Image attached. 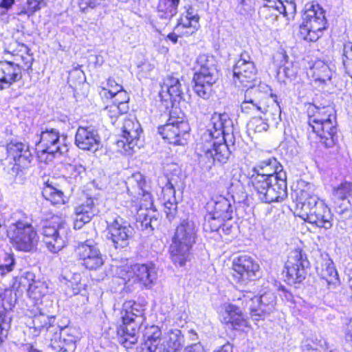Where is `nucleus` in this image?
<instances>
[{"label":"nucleus","instance_id":"16","mask_svg":"<svg viewBox=\"0 0 352 352\" xmlns=\"http://www.w3.org/2000/svg\"><path fill=\"white\" fill-rule=\"evenodd\" d=\"M76 252L82 266L88 270H97L104 264L103 256L94 240L80 242Z\"/></svg>","mask_w":352,"mask_h":352},{"label":"nucleus","instance_id":"55","mask_svg":"<svg viewBox=\"0 0 352 352\" xmlns=\"http://www.w3.org/2000/svg\"><path fill=\"white\" fill-rule=\"evenodd\" d=\"M164 205L166 218L171 222L175 219L177 212V202L175 197L173 196L172 199H169L165 201Z\"/></svg>","mask_w":352,"mask_h":352},{"label":"nucleus","instance_id":"2","mask_svg":"<svg viewBox=\"0 0 352 352\" xmlns=\"http://www.w3.org/2000/svg\"><path fill=\"white\" fill-rule=\"evenodd\" d=\"M312 188L313 185L307 184L305 188L296 192V207L300 210L299 216L318 228L329 230L333 226V214L324 201L311 192Z\"/></svg>","mask_w":352,"mask_h":352},{"label":"nucleus","instance_id":"1","mask_svg":"<svg viewBox=\"0 0 352 352\" xmlns=\"http://www.w3.org/2000/svg\"><path fill=\"white\" fill-rule=\"evenodd\" d=\"M212 126L201 136L200 161L205 162L210 168L216 163L226 164L234 147L233 122L226 113L214 114L211 118Z\"/></svg>","mask_w":352,"mask_h":352},{"label":"nucleus","instance_id":"39","mask_svg":"<svg viewBox=\"0 0 352 352\" xmlns=\"http://www.w3.org/2000/svg\"><path fill=\"white\" fill-rule=\"evenodd\" d=\"M184 336L179 330L171 331L165 343L162 344V352H177L182 347Z\"/></svg>","mask_w":352,"mask_h":352},{"label":"nucleus","instance_id":"59","mask_svg":"<svg viewBox=\"0 0 352 352\" xmlns=\"http://www.w3.org/2000/svg\"><path fill=\"white\" fill-rule=\"evenodd\" d=\"M320 106L314 104H309L307 107V113L308 116V124L311 128L314 126V122L317 120L316 115L318 114Z\"/></svg>","mask_w":352,"mask_h":352},{"label":"nucleus","instance_id":"63","mask_svg":"<svg viewBox=\"0 0 352 352\" xmlns=\"http://www.w3.org/2000/svg\"><path fill=\"white\" fill-rule=\"evenodd\" d=\"M15 0H1L0 2V15H3L14 4Z\"/></svg>","mask_w":352,"mask_h":352},{"label":"nucleus","instance_id":"34","mask_svg":"<svg viewBox=\"0 0 352 352\" xmlns=\"http://www.w3.org/2000/svg\"><path fill=\"white\" fill-rule=\"evenodd\" d=\"M140 282L146 287H150L157 279V272L154 264H136L132 269Z\"/></svg>","mask_w":352,"mask_h":352},{"label":"nucleus","instance_id":"4","mask_svg":"<svg viewBox=\"0 0 352 352\" xmlns=\"http://www.w3.org/2000/svg\"><path fill=\"white\" fill-rule=\"evenodd\" d=\"M197 236L194 221L188 218L182 220L175 228L169 248L170 257L175 265L182 267L190 260Z\"/></svg>","mask_w":352,"mask_h":352},{"label":"nucleus","instance_id":"47","mask_svg":"<svg viewBox=\"0 0 352 352\" xmlns=\"http://www.w3.org/2000/svg\"><path fill=\"white\" fill-rule=\"evenodd\" d=\"M333 195L339 201H349L352 195V183L346 181L341 182L333 188Z\"/></svg>","mask_w":352,"mask_h":352},{"label":"nucleus","instance_id":"25","mask_svg":"<svg viewBox=\"0 0 352 352\" xmlns=\"http://www.w3.org/2000/svg\"><path fill=\"white\" fill-rule=\"evenodd\" d=\"M287 197V175L285 172L279 173L272 184L270 190H266L263 203L271 204L281 202Z\"/></svg>","mask_w":352,"mask_h":352},{"label":"nucleus","instance_id":"11","mask_svg":"<svg viewBox=\"0 0 352 352\" xmlns=\"http://www.w3.org/2000/svg\"><path fill=\"white\" fill-rule=\"evenodd\" d=\"M232 276L241 285H247L261 276L258 263L250 256L241 254L233 259Z\"/></svg>","mask_w":352,"mask_h":352},{"label":"nucleus","instance_id":"35","mask_svg":"<svg viewBox=\"0 0 352 352\" xmlns=\"http://www.w3.org/2000/svg\"><path fill=\"white\" fill-rule=\"evenodd\" d=\"M63 278L67 287L71 288L72 295L81 294L86 290L87 285L82 281L80 273L65 270L63 272Z\"/></svg>","mask_w":352,"mask_h":352},{"label":"nucleus","instance_id":"57","mask_svg":"<svg viewBox=\"0 0 352 352\" xmlns=\"http://www.w3.org/2000/svg\"><path fill=\"white\" fill-rule=\"evenodd\" d=\"M336 212L340 216V219H347L351 217L352 210L349 201H342V203H336L335 207Z\"/></svg>","mask_w":352,"mask_h":352},{"label":"nucleus","instance_id":"50","mask_svg":"<svg viewBox=\"0 0 352 352\" xmlns=\"http://www.w3.org/2000/svg\"><path fill=\"white\" fill-rule=\"evenodd\" d=\"M124 314L122 316H129L131 321L137 320L140 316L142 319V322H144L145 319L144 309L138 304L135 302L131 304V302H129L124 304Z\"/></svg>","mask_w":352,"mask_h":352},{"label":"nucleus","instance_id":"42","mask_svg":"<svg viewBox=\"0 0 352 352\" xmlns=\"http://www.w3.org/2000/svg\"><path fill=\"white\" fill-rule=\"evenodd\" d=\"M43 0H26V8H23L21 11L16 12L19 18L13 16L12 19L18 21L30 20L34 21V13L40 9V4Z\"/></svg>","mask_w":352,"mask_h":352},{"label":"nucleus","instance_id":"6","mask_svg":"<svg viewBox=\"0 0 352 352\" xmlns=\"http://www.w3.org/2000/svg\"><path fill=\"white\" fill-rule=\"evenodd\" d=\"M7 236L17 251L33 252L37 249L39 236L33 226L26 221L19 220L10 223Z\"/></svg>","mask_w":352,"mask_h":352},{"label":"nucleus","instance_id":"51","mask_svg":"<svg viewBox=\"0 0 352 352\" xmlns=\"http://www.w3.org/2000/svg\"><path fill=\"white\" fill-rule=\"evenodd\" d=\"M317 120L314 124H320L331 120L336 118V113L331 106L320 107L318 114L316 115Z\"/></svg>","mask_w":352,"mask_h":352},{"label":"nucleus","instance_id":"8","mask_svg":"<svg viewBox=\"0 0 352 352\" xmlns=\"http://www.w3.org/2000/svg\"><path fill=\"white\" fill-rule=\"evenodd\" d=\"M190 127L181 109L173 108L169 112L166 123L158 127V133L169 144L184 145L186 143Z\"/></svg>","mask_w":352,"mask_h":352},{"label":"nucleus","instance_id":"58","mask_svg":"<svg viewBox=\"0 0 352 352\" xmlns=\"http://www.w3.org/2000/svg\"><path fill=\"white\" fill-rule=\"evenodd\" d=\"M199 28V23H177L175 31L185 36L191 35Z\"/></svg>","mask_w":352,"mask_h":352},{"label":"nucleus","instance_id":"10","mask_svg":"<svg viewBox=\"0 0 352 352\" xmlns=\"http://www.w3.org/2000/svg\"><path fill=\"white\" fill-rule=\"evenodd\" d=\"M70 232L69 226L58 218L45 225L42 233L47 250L53 254L62 250L66 246Z\"/></svg>","mask_w":352,"mask_h":352},{"label":"nucleus","instance_id":"48","mask_svg":"<svg viewBox=\"0 0 352 352\" xmlns=\"http://www.w3.org/2000/svg\"><path fill=\"white\" fill-rule=\"evenodd\" d=\"M48 292V287L45 282L35 280L28 289V294L30 298L38 300Z\"/></svg>","mask_w":352,"mask_h":352},{"label":"nucleus","instance_id":"22","mask_svg":"<svg viewBox=\"0 0 352 352\" xmlns=\"http://www.w3.org/2000/svg\"><path fill=\"white\" fill-rule=\"evenodd\" d=\"M261 94L258 89H246L244 100L241 104V111L246 114L268 113L269 109H265L264 102L261 99Z\"/></svg>","mask_w":352,"mask_h":352},{"label":"nucleus","instance_id":"28","mask_svg":"<svg viewBox=\"0 0 352 352\" xmlns=\"http://www.w3.org/2000/svg\"><path fill=\"white\" fill-rule=\"evenodd\" d=\"M161 87L162 91H166L173 102H179L184 100V90L186 87L178 78V74H168L164 78Z\"/></svg>","mask_w":352,"mask_h":352},{"label":"nucleus","instance_id":"27","mask_svg":"<svg viewBox=\"0 0 352 352\" xmlns=\"http://www.w3.org/2000/svg\"><path fill=\"white\" fill-rule=\"evenodd\" d=\"M99 140L96 131L91 127H78L75 136L76 145L82 150L96 151Z\"/></svg>","mask_w":352,"mask_h":352},{"label":"nucleus","instance_id":"64","mask_svg":"<svg viewBox=\"0 0 352 352\" xmlns=\"http://www.w3.org/2000/svg\"><path fill=\"white\" fill-rule=\"evenodd\" d=\"M183 352H205V351L200 343H196L186 347Z\"/></svg>","mask_w":352,"mask_h":352},{"label":"nucleus","instance_id":"5","mask_svg":"<svg viewBox=\"0 0 352 352\" xmlns=\"http://www.w3.org/2000/svg\"><path fill=\"white\" fill-rule=\"evenodd\" d=\"M197 71L194 74L193 90L200 98L208 100L212 95V86L219 78L214 56L200 54L196 60Z\"/></svg>","mask_w":352,"mask_h":352},{"label":"nucleus","instance_id":"44","mask_svg":"<svg viewBox=\"0 0 352 352\" xmlns=\"http://www.w3.org/2000/svg\"><path fill=\"white\" fill-rule=\"evenodd\" d=\"M270 97L272 100L273 104H272V107H270L269 105L265 107V109H269V112L263 113L266 115L265 119L267 120H272V123L276 126L281 121V109L280 104L277 100V96L271 93Z\"/></svg>","mask_w":352,"mask_h":352},{"label":"nucleus","instance_id":"49","mask_svg":"<svg viewBox=\"0 0 352 352\" xmlns=\"http://www.w3.org/2000/svg\"><path fill=\"white\" fill-rule=\"evenodd\" d=\"M67 171L69 174V182L74 185L80 184L86 175L85 168L80 164H69Z\"/></svg>","mask_w":352,"mask_h":352},{"label":"nucleus","instance_id":"54","mask_svg":"<svg viewBox=\"0 0 352 352\" xmlns=\"http://www.w3.org/2000/svg\"><path fill=\"white\" fill-rule=\"evenodd\" d=\"M185 18L188 22H199L200 15L198 10L192 6H186L184 11L182 14V16L177 20V22H182L183 18Z\"/></svg>","mask_w":352,"mask_h":352},{"label":"nucleus","instance_id":"19","mask_svg":"<svg viewBox=\"0 0 352 352\" xmlns=\"http://www.w3.org/2000/svg\"><path fill=\"white\" fill-rule=\"evenodd\" d=\"M98 212V210L95 205L94 199L92 197H87L74 208V228L75 230L81 229L85 224L90 222Z\"/></svg>","mask_w":352,"mask_h":352},{"label":"nucleus","instance_id":"17","mask_svg":"<svg viewBox=\"0 0 352 352\" xmlns=\"http://www.w3.org/2000/svg\"><path fill=\"white\" fill-rule=\"evenodd\" d=\"M142 319L139 316L131 321L129 316H122L121 323L116 328V337L118 342L125 348L129 349L137 343L139 338L140 325Z\"/></svg>","mask_w":352,"mask_h":352},{"label":"nucleus","instance_id":"31","mask_svg":"<svg viewBox=\"0 0 352 352\" xmlns=\"http://www.w3.org/2000/svg\"><path fill=\"white\" fill-rule=\"evenodd\" d=\"M162 331L157 326H151L146 328L144 334V342L143 349L154 352H162L163 347L161 343Z\"/></svg>","mask_w":352,"mask_h":352},{"label":"nucleus","instance_id":"14","mask_svg":"<svg viewBox=\"0 0 352 352\" xmlns=\"http://www.w3.org/2000/svg\"><path fill=\"white\" fill-rule=\"evenodd\" d=\"M6 155L13 159L16 169L21 171L28 168L34 158L29 145L16 140L0 146V160L6 159Z\"/></svg>","mask_w":352,"mask_h":352},{"label":"nucleus","instance_id":"62","mask_svg":"<svg viewBox=\"0 0 352 352\" xmlns=\"http://www.w3.org/2000/svg\"><path fill=\"white\" fill-rule=\"evenodd\" d=\"M99 94L104 102V109L107 110L108 109V103L110 98V90L104 87H100L99 90Z\"/></svg>","mask_w":352,"mask_h":352},{"label":"nucleus","instance_id":"32","mask_svg":"<svg viewBox=\"0 0 352 352\" xmlns=\"http://www.w3.org/2000/svg\"><path fill=\"white\" fill-rule=\"evenodd\" d=\"M212 210L210 211L217 218L230 221L233 218V206L231 202L223 196L217 197L212 200Z\"/></svg>","mask_w":352,"mask_h":352},{"label":"nucleus","instance_id":"41","mask_svg":"<svg viewBox=\"0 0 352 352\" xmlns=\"http://www.w3.org/2000/svg\"><path fill=\"white\" fill-rule=\"evenodd\" d=\"M179 0H160L159 16L161 19L171 20L177 13Z\"/></svg>","mask_w":352,"mask_h":352},{"label":"nucleus","instance_id":"56","mask_svg":"<svg viewBox=\"0 0 352 352\" xmlns=\"http://www.w3.org/2000/svg\"><path fill=\"white\" fill-rule=\"evenodd\" d=\"M15 260L12 254H6L2 261H0V274L4 275L13 270Z\"/></svg>","mask_w":352,"mask_h":352},{"label":"nucleus","instance_id":"18","mask_svg":"<svg viewBox=\"0 0 352 352\" xmlns=\"http://www.w3.org/2000/svg\"><path fill=\"white\" fill-rule=\"evenodd\" d=\"M319 138L320 143L326 148H334L338 144L337 120H329L311 127Z\"/></svg>","mask_w":352,"mask_h":352},{"label":"nucleus","instance_id":"36","mask_svg":"<svg viewBox=\"0 0 352 352\" xmlns=\"http://www.w3.org/2000/svg\"><path fill=\"white\" fill-rule=\"evenodd\" d=\"M304 22H327L325 11L318 3H307L302 14Z\"/></svg>","mask_w":352,"mask_h":352},{"label":"nucleus","instance_id":"30","mask_svg":"<svg viewBox=\"0 0 352 352\" xmlns=\"http://www.w3.org/2000/svg\"><path fill=\"white\" fill-rule=\"evenodd\" d=\"M316 270L318 276L324 280L328 285H336L339 283L338 272L328 254L322 256L321 263L316 267Z\"/></svg>","mask_w":352,"mask_h":352},{"label":"nucleus","instance_id":"45","mask_svg":"<svg viewBox=\"0 0 352 352\" xmlns=\"http://www.w3.org/2000/svg\"><path fill=\"white\" fill-rule=\"evenodd\" d=\"M111 272L115 273L112 281L118 283L120 285H124L132 274L130 267L128 265L118 267L111 265Z\"/></svg>","mask_w":352,"mask_h":352},{"label":"nucleus","instance_id":"52","mask_svg":"<svg viewBox=\"0 0 352 352\" xmlns=\"http://www.w3.org/2000/svg\"><path fill=\"white\" fill-rule=\"evenodd\" d=\"M35 280V274L34 273L25 272L16 278L14 285L16 286L18 283V288H20L21 290L25 289L28 292V289L30 288V285H32Z\"/></svg>","mask_w":352,"mask_h":352},{"label":"nucleus","instance_id":"9","mask_svg":"<svg viewBox=\"0 0 352 352\" xmlns=\"http://www.w3.org/2000/svg\"><path fill=\"white\" fill-rule=\"evenodd\" d=\"M120 132V134L116 135L115 151L124 155H132L140 148L138 141L142 132L140 124L133 119H124Z\"/></svg>","mask_w":352,"mask_h":352},{"label":"nucleus","instance_id":"60","mask_svg":"<svg viewBox=\"0 0 352 352\" xmlns=\"http://www.w3.org/2000/svg\"><path fill=\"white\" fill-rule=\"evenodd\" d=\"M318 345V342L307 338L302 341L301 347L302 352H320L317 349Z\"/></svg>","mask_w":352,"mask_h":352},{"label":"nucleus","instance_id":"38","mask_svg":"<svg viewBox=\"0 0 352 352\" xmlns=\"http://www.w3.org/2000/svg\"><path fill=\"white\" fill-rule=\"evenodd\" d=\"M250 179L258 199L263 202L266 190L268 191V190H270L274 179H267V177H265V176L250 177Z\"/></svg>","mask_w":352,"mask_h":352},{"label":"nucleus","instance_id":"29","mask_svg":"<svg viewBox=\"0 0 352 352\" xmlns=\"http://www.w3.org/2000/svg\"><path fill=\"white\" fill-rule=\"evenodd\" d=\"M42 185V195L43 197L53 205L63 204L65 203L64 194L58 188L54 178L44 177L41 180Z\"/></svg>","mask_w":352,"mask_h":352},{"label":"nucleus","instance_id":"20","mask_svg":"<svg viewBox=\"0 0 352 352\" xmlns=\"http://www.w3.org/2000/svg\"><path fill=\"white\" fill-rule=\"evenodd\" d=\"M131 233V227L127 221L120 217H116L113 219L111 223V241L116 249L127 246Z\"/></svg>","mask_w":352,"mask_h":352},{"label":"nucleus","instance_id":"43","mask_svg":"<svg viewBox=\"0 0 352 352\" xmlns=\"http://www.w3.org/2000/svg\"><path fill=\"white\" fill-rule=\"evenodd\" d=\"M327 28L318 27L314 28L311 23H302L300 25V33L304 40L309 41H316L322 34V31Z\"/></svg>","mask_w":352,"mask_h":352},{"label":"nucleus","instance_id":"46","mask_svg":"<svg viewBox=\"0 0 352 352\" xmlns=\"http://www.w3.org/2000/svg\"><path fill=\"white\" fill-rule=\"evenodd\" d=\"M227 220H224L222 218H217L213 213L209 212L208 214L205 216L204 223L203 225V228L204 231L213 232H217L219 234H221V228L223 224V221H226Z\"/></svg>","mask_w":352,"mask_h":352},{"label":"nucleus","instance_id":"53","mask_svg":"<svg viewBox=\"0 0 352 352\" xmlns=\"http://www.w3.org/2000/svg\"><path fill=\"white\" fill-rule=\"evenodd\" d=\"M268 127V124L260 117H254L248 123V129L250 132L261 133L266 131Z\"/></svg>","mask_w":352,"mask_h":352},{"label":"nucleus","instance_id":"12","mask_svg":"<svg viewBox=\"0 0 352 352\" xmlns=\"http://www.w3.org/2000/svg\"><path fill=\"white\" fill-rule=\"evenodd\" d=\"M249 59L248 54H241L233 68L234 81L239 87L253 89H256L255 87L260 80L257 78V70L254 62Z\"/></svg>","mask_w":352,"mask_h":352},{"label":"nucleus","instance_id":"24","mask_svg":"<svg viewBox=\"0 0 352 352\" xmlns=\"http://www.w3.org/2000/svg\"><path fill=\"white\" fill-rule=\"evenodd\" d=\"M236 304H228L225 306V312L223 315V322L228 328L238 330L241 327L247 326V321L244 318L241 309H243L241 303H239L238 298Z\"/></svg>","mask_w":352,"mask_h":352},{"label":"nucleus","instance_id":"13","mask_svg":"<svg viewBox=\"0 0 352 352\" xmlns=\"http://www.w3.org/2000/svg\"><path fill=\"white\" fill-rule=\"evenodd\" d=\"M285 269L289 283H300L308 274L310 263L305 253L296 249L289 253Z\"/></svg>","mask_w":352,"mask_h":352},{"label":"nucleus","instance_id":"26","mask_svg":"<svg viewBox=\"0 0 352 352\" xmlns=\"http://www.w3.org/2000/svg\"><path fill=\"white\" fill-rule=\"evenodd\" d=\"M252 171L251 177L265 176L274 180L279 176V173L285 172L283 166L274 157L259 162L254 166Z\"/></svg>","mask_w":352,"mask_h":352},{"label":"nucleus","instance_id":"7","mask_svg":"<svg viewBox=\"0 0 352 352\" xmlns=\"http://www.w3.org/2000/svg\"><path fill=\"white\" fill-rule=\"evenodd\" d=\"M243 310H248L253 320H263L274 311L276 305V296L272 292H266L261 296H256L251 292H243L238 297Z\"/></svg>","mask_w":352,"mask_h":352},{"label":"nucleus","instance_id":"40","mask_svg":"<svg viewBox=\"0 0 352 352\" xmlns=\"http://www.w3.org/2000/svg\"><path fill=\"white\" fill-rule=\"evenodd\" d=\"M114 83L115 85L111 81V100L118 96L121 98L120 100L115 98L111 102V112L116 113L120 111V105L125 104L127 102L129 98L123 87L116 82Z\"/></svg>","mask_w":352,"mask_h":352},{"label":"nucleus","instance_id":"21","mask_svg":"<svg viewBox=\"0 0 352 352\" xmlns=\"http://www.w3.org/2000/svg\"><path fill=\"white\" fill-rule=\"evenodd\" d=\"M128 183L133 186V192L132 193L137 195L138 197H141L139 209H145V210H156L151 193L145 189V179L140 173L133 175L132 177L129 179Z\"/></svg>","mask_w":352,"mask_h":352},{"label":"nucleus","instance_id":"33","mask_svg":"<svg viewBox=\"0 0 352 352\" xmlns=\"http://www.w3.org/2000/svg\"><path fill=\"white\" fill-rule=\"evenodd\" d=\"M158 216L157 210L138 209L136 218L137 227L142 230H148L149 232H152L158 225Z\"/></svg>","mask_w":352,"mask_h":352},{"label":"nucleus","instance_id":"15","mask_svg":"<svg viewBox=\"0 0 352 352\" xmlns=\"http://www.w3.org/2000/svg\"><path fill=\"white\" fill-rule=\"evenodd\" d=\"M35 144L38 152L50 155L52 157L60 156L67 151L66 146L61 143L60 133L56 129L42 130Z\"/></svg>","mask_w":352,"mask_h":352},{"label":"nucleus","instance_id":"23","mask_svg":"<svg viewBox=\"0 0 352 352\" xmlns=\"http://www.w3.org/2000/svg\"><path fill=\"white\" fill-rule=\"evenodd\" d=\"M22 78V69L19 64L10 61L0 62V90L9 88Z\"/></svg>","mask_w":352,"mask_h":352},{"label":"nucleus","instance_id":"61","mask_svg":"<svg viewBox=\"0 0 352 352\" xmlns=\"http://www.w3.org/2000/svg\"><path fill=\"white\" fill-rule=\"evenodd\" d=\"M345 348L350 352H352V320L350 322L349 328L345 333Z\"/></svg>","mask_w":352,"mask_h":352},{"label":"nucleus","instance_id":"3","mask_svg":"<svg viewBox=\"0 0 352 352\" xmlns=\"http://www.w3.org/2000/svg\"><path fill=\"white\" fill-rule=\"evenodd\" d=\"M52 319L44 315L35 316L32 320L34 335L38 336L41 331H46L52 349L57 351L74 349L78 338L76 329L68 326L54 325L51 323Z\"/></svg>","mask_w":352,"mask_h":352},{"label":"nucleus","instance_id":"37","mask_svg":"<svg viewBox=\"0 0 352 352\" xmlns=\"http://www.w3.org/2000/svg\"><path fill=\"white\" fill-rule=\"evenodd\" d=\"M311 69L313 72V77L316 81H319L322 83H327V81H331L333 74V71L329 66L322 60H316Z\"/></svg>","mask_w":352,"mask_h":352}]
</instances>
